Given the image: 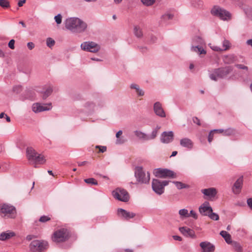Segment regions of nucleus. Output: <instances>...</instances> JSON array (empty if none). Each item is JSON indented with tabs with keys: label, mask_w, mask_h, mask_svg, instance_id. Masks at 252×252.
I'll return each instance as SVG.
<instances>
[{
	"label": "nucleus",
	"mask_w": 252,
	"mask_h": 252,
	"mask_svg": "<svg viewBox=\"0 0 252 252\" xmlns=\"http://www.w3.org/2000/svg\"><path fill=\"white\" fill-rule=\"evenodd\" d=\"M0 214L2 217L14 218L16 216L15 208L7 204H3L0 206Z\"/></svg>",
	"instance_id": "4"
},
{
	"label": "nucleus",
	"mask_w": 252,
	"mask_h": 252,
	"mask_svg": "<svg viewBox=\"0 0 252 252\" xmlns=\"http://www.w3.org/2000/svg\"><path fill=\"white\" fill-rule=\"evenodd\" d=\"M236 57L233 54L226 55L223 57V61L225 63L230 64L236 61Z\"/></svg>",
	"instance_id": "25"
},
{
	"label": "nucleus",
	"mask_w": 252,
	"mask_h": 252,
	"mask_svg": "<svg viewBox=\"0 0 252 252\" xmlns=\"http://www.w3.org/2000/svg\"><path fill=\"white\" fill-rule=\"evenodd\" d=\"M86 162H87L85 161H82V162H78V166H83V165H85Z\"/></svg>",
	"instance_id": "63"
},
{
	"label": "nucleus",
	"mask_w": 252,
	"mask_h": 252,
	"mask_svg": "<svg viewBox=\"0 0 252 252\" xmlns=\"http://www.w3.org/2000/svg\"><path fill=\"white\" fill-rule=\"evenodd\" d=\"M201 191L204 195L209 198L215 197L217 193L216 189L214 188L203 189H201Z\"/></svg>",
	"instance_id": "20"
},
{
	"label": "nucleus",
	"mask_w": 252,
	"mask_h": 252,
	"mask_svg": "<svg viewBox=\"0 0 252 252\" xmlns=\"http://www.w3.org/2000/svg\"><path fill=\"white\" fill-rule=\"evenodd\" d=\"M191 50L193 52L198 53L199 54H205L206 52L201 47L198 45L192 46Z\"/></svg>",
	"instance_id": "28"
},
{
	"label": "nucleus",
	"mask_w": 252,
	"mask_h": 252,
	"mask_svg": "<svg viewBox=\"0 0 252 252\" xmlns=\"http://www.w3.org/2000/svg\"><path fill=\"white\" fill-rule=\"evenodd\" d=\"M191 2L194 7H200L202 4V2L200 0H191Z\"/></svg>",
	"instance_id": "45"
},
{
	"label": "nucleus",
	"mask_w": 252,
	"mask_h": 252,
	"mask_svg": "<svg viewBox=\"0 0 252 252\" xmlns=\"http://www.w3.org/2000/svg\"><path fill=\"white\" fill-rule=\"evenodd\" d=\"M84 181L87 184H92V185H98L97 181L93 178L86 179L84 180Z\"/></svg>",
	"instance_id": "38"
},
{
	"label": "nucleus",
	"mask_w": 252,
	"mask_h": 252,
	"mask_svg": "<svg viewBox=\"0 0 252 252\" xmlns=\"http://www.w3.org/2000/svg\"><path fill=\"white\" fill-rule=\"evenodd\" d=\"M160 126H157L155 129H154L151 134L149 136V140L154 139L157 135L158 130L160 128Z\"/></svg>",
	"instance_id": "39"
},
{
	"label": "nucleus",
	"mask_w": 252,
	"mask_h": 252,
	"mask_svg": "<svg viewBox=\"0 0 252 252\" xmlns=\"http://www.w3.org/2000/svg\"><path fill=\"white\" fill-rule=\"evenodd\" d=\"M179 214L180 216V218L183 219L185 218L189 217V213L187 209H181L179 211Z\"/></svg>",
	"instance_id": "31"
},
{
	"label": "nucleus",
	"mask_w": 252,
	"mask_h": 252,
	"mask_svg": "<svg viewBox=\"0 0 252 252\" xmlns=\"http://www.w3.org/2000/svg\"><path fill=\"white\" fill-rule=\"evenodd\" d=\"M118 215L126 220L132 219L135 216V214L133 212H130L123 209H118L117 211Z\"/></svg>",
	"instance_id": "15"
},
{
	"label": "nucleus",
	"mask_w": 252,
	"mask_h": 252,
	"mask_svg": "<svg viewBox=\"0 0 252 252\" xmlns=\"http://www.w3.org/2000/svg\"><path fill=\"white\" fill-rule=\"evenodd\" d=\"M212 131H214L215 132H219V133H223L224 135H230L232 133V131L230 130H225L224 131L223 129H214L212 130Z\"/></svg>",
	"instance_id": "37"
},
{
	"label": "nucleus",
	"mask_w": 252,
	"mask_h": 252,
	"mask_svg": "<svg viewBox=\"0 0 252 252\" xmlns=\"http://www.w3.org/2000/svg\"><path fill=\"white\" fill-rule=\"evenodd\" d=\"M82 50L92 53H96L100 49L99 45L93 41H86L81 45Z\"/></svg>",
	"instance_id": "9"
},
{
	"label": "nucleus",
	"mask_w": 252,
	"mask_h": 252,
	"mask_svg": "<svg viewBox=\"0 0 252 252\" xmlns=\"http://www.w3.org/2000/svg\"><path fill=\"white\" fill-rule=\"evenodd\" d=\"M242 184L243 178L242 177H240L235 182L232 188V190L234 193L237 194L240 193L242 186Z\"/></svg>",
	"instance_id": "22"
},
{
	"label": "nucleus",
	"mask_w": 252,
	"mask_h": 252,
	"mask_svg": "<svg viewBox=\"0 0 252 252\" xmlns=\"http://www.w3.org/2000/svg\"><path fill=\"white\" fill-rule=\"evenodd\" d=\"M180 145L188 149H191L193 147V143L191 140L189 138H185L180 140Z\"/></svg>",
	"instance_id": "24"
},
{
	"label": "nucleus",
	"mask_w": 252,
	"mask_h": 252,
	"mask_svg": "<svg viewBox=\"0 0 252 252\" xmlns=\"http://www.w3.org/2000/svg\"><path fill=\"white\" fill-rule=\"evenodd\" d=\"M135 135L140 139H142L143 140H149V136H148L146 134L142 132L141 131L135 130L134 131Z\"/></svg>",
	"instance_id": "26"
},
{
	"label": "nucleus",
	"mask_w": 252,
	"mask_h": 252,
	"mask_svg": "<svg viewBox=\"0 0 252 252\" xmlns=\"http://www.w3.org/2000/svg\"><path fill=\"white\" fill-rule=\"evenodd\" d=\"M236 66L240 69L248 70V68L247 66L241 64H238L236 65Z\"/></svg>",
	"instance_id": "54"
},
{
	"label": "nucleus",
	"mask_w": 252,
	"mask_h": 252,
	"mask_svg": "<svg viewBox=\"0 0 252 252\" xmlns=\"http://www.w3.org/2000/svg\"><path fill=\"white\" fill-rule=\"evenodd\" d=\"M173 238L175 240L177 241H181L182 240V238L180 236L177 235L173 236Z\"/></svg>",
	"instance_id": "60"
},
{
	"label": "nucleus",
	"mask_w": 252,
	"mask_h": 252,
	"mask_svg": "<svg viewBox=\"0 0 252 252\" xmlns=\"http://www.w3.org/2000/svg\"><path fill=\"white\" fill-rule=\"evenodd\" d=\"M48 247V243L46 241L34 240L30 245V249L32 252H41Z\"/></svg>",
	"instance_id": "7"
},
{
	"label": "nucleus",
	"mask_w": 252,
	"mask_h": 252,
	"mask_svg": "<svg viewBox=\"0 0 252 252\" xmlns=\"http://www.w3.org/2000/svg\"><path fill=\"white\" fill-rule=\"evenodd\" d=\"M134 175L137 182L140 184H148L150 179V175L149 172H145L142 167H137L135 168Z\"/></svg>",
	"instance_id": "3"
},
{
	"label": "nucleus",
	"mask_w": 252,
	"mask_h": 252,
	"mask_svg": "<svg viewBox=\"0 0 252 252\" xmlns=\"http://www.w3.org/2000/svg\"><path fill=\"white\" fill-rule=\"evenodd\" d=\"M156 0H141V2L143 3V4L146 5V6H151L153 5Z\"/></svg>",
	"instance_id": "43"
},
{
	"label": "nucleus",
	"mask_w": 252,
	"mask_h": 252,
	"mask_svg": "<svg viewBox=\"0 0 252 252\" xmlns=\"http://www.w3.org/2000/svg\"><path fill=\"white\" fill-rule=\"evenodd\" d=\"M52 89L51 87H48L46 90L44 92L43 95V98L44 99H46L48 96H49L52 92Z\"/></svg>",
	"instance_id": "41"
},
{
	"label": "nucleus",
	"mask_w": 252,
	"mask_h": 252,
	"mask_svg": "<svg viewBox=\"0 0 252 252\" xmlns=\"http://www.w3.org/2000/svg\"><path fill=\"white\" fill-rule=\"evenodd\" d=\"M130 88L131 89H135L138 95H139V96L144 95V91L139 88V87L138 85L135 84H132L130 85Z\"/></svg>",
	"instance_id": "30"
},
{
	"label": "nucleus",
	"mask_w": 252,
	"mask_h": 252,
	"mask_svg": "<svg viewBox=\"0 0 252 252\" xmlns=\"http://www.w3.org/2000/svg\"><path fill=\"white\" fill-rule=\"evenodd\" d=\"M210 78L213 80L216 81L219 77L217 76V75L215 74L214 70L213 73L210 74Z\"/></svg>",
	"instance_id": "51"
},
{
	"label": "nucleus",
	"mask_w": 252,
	"mask_h": 252,
	"mask_svg": "<svg viewBox=\"0 0 252 252\" xmlns=\"http://www.w3.org/2000/svg\"><path fill=\"white\" fill-rule=\"evenodd\" d=\"M233 70V67L230 66L220 68L215 70V73L219 78H223L229 74Z\"/></svg>",
	"instance_id": "13"
},
{
	"label": "nucleus",
	"mask_w": 252,
	"mask_h": 252,
	"mask_svg": "<svg viewBox=\"0 0 252 252\" xmlns=\"http://www.w3.org/2000/svg\"><path fill=\"white\" fill-rule=\"evenodd\" d=\"M5 119H6L7 122H10V118L9 116H8L7 115H5Z\"/></svg>",
	"instance_id": "64"
},
{
	"label": "nucleus",
	"mask_w": 252,
	"mask_h": 252,
	"mask_svg": "<svg viewBox=\"0 0 252 252\" xmlns=\"http://www.w3.org/2000/svg\"><path fill=\"white\" fill-rule=\"evenodd\" d=\"M70 236V232L67 229L61 228L54 232L52 239L56 243H61L67 240Z\"/></svg>",
	"instance_id": "2"
},
{
	"label": "nucleus",
	"mask_w": 252,
	"mask_h": 252,
	"mask_svg": "<svg viewBox=\"0 0 252 252\" xmlns=\"http://www.w3.org/2000/svg\"><path fill=\"white\" fill-rule=\"evenodd\" d=\"M179 230L181 233L186 236H189L193 238L195 236L194 231L187 227H181L179 228Z\"/></svg>",
	"instance_id": "21"
},
{
	"label": "nucleus",
	"mask_w": 252,
	"mask_h": 252,
	"mask_svg": "<svg viewBox=\"0 0 252 252\" xmlns=\"http://www.w3.org/2000/svg\"><path fill=\"white\" fill-rule=\"evenodd\" d=\"M220 235L224 239L227 244H230L232 242L231 235L226 231L223 230L220 231Z\"/></svg>",
	"instance_id": "27"
},
{
	"label": "nucleus",
	"mask_w": 252,
	"mask_h": 252,
	"mask_svg": "<svg viewBox=\"0 0 252 252\" xmlns=\"http://www.w3.org/2000/svg\"><path fill=\"white\" fill-rule=\"evenodd\" d=\"M15 235V233L10 231H7L5 232H2L0 234V240L5 241L9 239L10 238H12Z\"/></svg>",
	"instance_id": "23"
},
{
	"label": "nucleus",
	"mask_w": 252,
	"mask_h": 252,
	"mask_svg": "<svg viewBox=\"0 0 252 252\" xmlns=\"http://www.w3.org/2000/svg\"><path fill=\"white\" fill-rule=\"evenodd\" d=\"M52 108L51 103L41 105L39 103L33 104L32 106V111L35 113H39L44 111L49 110Z\"/></svg>",
	"instance_id": "11"
},
{
	"label": "nucleus",
	"mask_w": 252,
	"mask_h": 252,
	"mask_svg": "<svg viewBox=\"0 0 252 252\" xmlns=\"http://www.w3.org/2000/svg\"><path fill=\"white\" fill-rule=\"evenodd\" d=\"M215 133L214 131H212V130H211L209 134V136H208V142L209 143H211L213 139V135H214V133Z\"/></svg>",
	"instance_id": "52"
},
{
	"label": "nucleus",
	"mask_w": 252,
	"mask_h": 252,
	"mask_svg": "<svg viewBox=\"0 0 252 252\" xmlns=\"http://www.w3.org/2000/svg\"><path fill=\"white\" fill-rule=\"evenodd\" d=\"M169 181H161L158 179H154L152 181V187L153 190L158 194L161 195L164 191V187L168 185Z\"/></svg>",
	"instance_id": "5"
},
{
	"label": "nucleus",
	"mask_w": 252,
	"mask_h": 252,
	"mask_svg": "<svg viewBox=\"0 0 252 252\" xmlns=\"http://www.w3.org/2000/svg\"><path fill=\"white\" fill-rule=\"evenodd\" d=\"M27 46L30 50H32L34 47V44L32 42H28L27 44Z\"/></svg>",
	"instance_id": "58"
},
{
	"label": "nucleus",
	"mask_w": 252,
	"mask_h": 252,
	"mask_svg": "<svg viewBox=\"0 0 252 252\" xmlns=\"http://www.w3.org/2000/svg\"><path fill=\"white\" fill-rule=\"evenodd\" d=\"M211 13L222 20H228L231 18V14L229 12L217 6L213 8Z\"/></svg>",
	"instance_id": "6"
},
{
	"label": "nucleus",
	"mask_w": 252,
	"mask_h": 252,
	"mask_svg": "<svg viewBox=\"0 0 252 252\" xmlns=\"http://www.w3.org/2000/svg\"><path fill=\"white\" fill-rule=\"evenodd\" d=\"M192 43L194 44H204V41L201 37L196 36L194 37L192 39Z\"/></svg>",
	"instance_id": "33"
},
{
	"label": "nucleus",
	"mask_w": 252,
	"mask_h": 252,
	"mask_svg": "<svg viewBox=\"0 0 252 252\" xmlns=\"http://www.w3.org/2000/svg\"><path fill=\"white\" fill-rule=\"evenodd\" d=\"M26 153L28 159L31 164H34L35 167H37L36 164H44L46 161L43 155L37 153L32 147L27 148Z\"/></svg>",
	"instance_id": "1"
},
{
	"label": "nucleus",
	"mask_w": 252,
	"mask_h": 252,
	"mask_svg": "<svg viewBox=\"0 0 252 252\" xmlns=\"http://www.w3.org/2000/svg\"><path fill=\"white\" fill-rule=\"evenodd\" d=\"M247 202L248 206L252 210V198L248 199Z\"/></svg>",
	"instance_id": "57"
},
{
	"label": "nucleus",
	"mask_w": 252,
	"mask_h": 252,
	"mask_svg": "<svg viewBox=\"0 0 252 252\" xmlns=\"http://www.w3.org/2000/svg\"><path fill=\"white\" fill-rule=\"evenodd\" d=\"M192 121L194 124H197V125H200V122L199 119L197 117H193L192 118Z\"/></svg>",
	"instance_id": "55"
},
{
	"label": "nucleus",
	"mask_w": 252,
	"mask_h": 252,
	"mask_svg": "<svg viewBox=\"0 0 252 252\" xmlns=\"http://www.w3.org/2000/svg\"><path fill=\"white\" fill-rule=\"evenodd\" d=\"M14 44L15 40L14 39H11L8 43V47L11 49H14L15 48Z\"/></svg>",
	"instance_id": "50"
},
{
	"label": "nucleus",
	"mask_w": 252,
	"mask_h": 252,
	"mask_svg": "<svg viewBox=\"0 0 252 252\" xmlns=\"http://www.w3.org/2000/svg\"><path fill=\"white\" fill-rule=\"evenodd\" d=\"M134 33L135 35L138 38H140L143 36V32L142 30L140 28V27L138 26H135L134 27Z\"/></svg>",
	"instance_id": "32"
},
{
	"label": "nucleus",
	"mask_w": 252,
	"mask_h": 252,
	"mask_svg": "<svg viewBox=\"0 0 252 252\" xmlns=\"http://www.w3.org/2000/svg\"><path fill=\"white\" fill-rule=\"evenodd\" d=\"M77 21L78 24H76L73 32L81 33L85 32L87 28V23L78 18H77Z\"/></svg>",
	"instance_id": "16"
},
{
	"label": "nucleus",
	"mask_w": 252,
	"mask_h": 252,
	"mask_svg": "<svg viewBox=\"0 0 252 252\" xmlns=\"http://www.w3.org/2000/svg\"><path fill=\"white\" fill-rule=\"evenodd\" d=\"M173 183L175 184L177 188L179 189H188L189 188V185L184 184L181 182L173 181Z\"/></svg>",
	"instance_id": "29"
},
{
	"label": "nucleus",
	"mask_w": 252,
	"mask_h": 252,
	"mask_svg": "<svg viewBox=\"0 0 252 252\" xmlns=\"http://www.w3.org/2000/svg\"><path fill=\"white\" fill-rule=\"evenodd\" d=\"M55 21L57 24H60L62 21V16L60 14H58L54 18Z\"/></svg>",
	"instance_id": "47"
},
{
	"label": "nucleus",
	"mask_w": 252,
	"mask_h": 252,
	"mask_svg": "<svg viewBox=\"0 0 252 252\" xmlns=\"http://www.w3.org/2000/svg\"><path fill=\"white\" fill-rule=\"evenodd\" d=\"M246 43L247 45L252 47V39L248 40L246 42Z\"/></svg>",
	"instance_id": "62"
},
{
	"label": "nucleus",
	"mask_w": 252,
	"mask_h": 252,
	"mask_svg": "<svg viewBox=\"0 0 252 252\" xmlns=\"http://www.w3.org/2000/svg\"><path fill=\"white\" fill-rule=\"evenodd\" d=\"M189 217H191L195 220L197 219L198 218V215L196 214V213L193 210H191L190 211V213H189Z\"/></svg>",
	"instance_id": "49"
},
{
	"label": "nucleus",
	"mask_w": 252,
	"mask_h": 252,
	"mask_svg": "<svg viewBox=\"0 0 252 252\" xmlns=\"http://www.w3.org/2000/svg\"><path fill=\"white\" fill-rule=\"evenodd\" d=\"M199 212L202 216H207L213 211L212 208L207 201L204 202L198 208Z\"/></svg>",
	"instance_id": "12"
},
{
	"label": "nucleus",
	"mask_w": 252,
	"mask_h": 252,
	"mask_svg": "<svg viewBox=\"0 0 252 252\" xmlns=\"http://www.w3.org/2000/svg\"><path fill=\"white\" fill-rule=\"evenodd\" d=\"M200 246L202 250V252H214L215 251V247L208 242L200 243Z\"/></svg>",
	"instance_id": "19"
},
{
	"label": "nucleus",
	"mask_w": 252,
	"mask_h": 252,
	"mask_svg": "<svg viewBox=\"0 0 252 252\" xmlns=\"http://www.w3.org/2000/svg\"><path fill=\"white\" fill-rule=\"evenodd\" d=\"M50 219H51L48 216H43L40 218L39 220V221H40L41 222H45L50 220Z\"/></svg>",
	"instance_id": "48"
},
{
	"label": "nucleus",
	"mask_w": 252,
	"mask_h": 252,
	"mask_svg": "<svg viewBox=\"0 0 252 252\" xmlns=\"http://www.w3.org/2000/svg\"><path fill=\"white\" fill-rule=\"evenodd\" d=\"M154 173L156 177L159 178L174 177L173 172L167 169L158 168L154 171Z\"/></svg>",
	"instance_id": "10"
},
{
	"label": "nucleus",
	"mask_w": 252,
	"mask_h": 252,
	"mask_svg": "<svg viewBox=\"0 0 252 252\" xmlns=\"http://www.w3.org/2000/svg\"><path fill=\"white\" fill-rule=\"evenodd\" d=\"M154 110L155 113L160 117H165V113L162 107L161 104L159 102H157L154 104Z\"/></svg>",
	"instance_id": "18"
},
{
	"label": "nucleus",
	"mask_w": 252,
	"mask_h": 252,
	"mask_svg": "<svg viewBox=\"0 0 252 252\" xmlns=\"http://www.w3.org/2000/svg\"><path fill=\"white\" fill-rule=\"evenodd\" d=\"M55 41L51 38H48L47 39L46 43H47V45L48 47H51L55 44Z\"/></svg>",
	"instance_id": "46"
},
{
	"label": "nucleus",
	"mask_w": 252,
	"mask_h": 252,
	"mask_svg": "<svg viewBox=\"0 0 252 252\" xmlns=\"http://www.w3.org/2000/svg\"><path fill=\"white\" fill-rule=\"evenodd\" d=\"M123 131L122 130H119L118 131L116 134V136L117 138V139L116 140V144H122L125 142V140L121 139V138H119L120 136L122 134Z\"/></svg>",
	"instance_id": "34"
},
{
	"label": "nucleus",
	"mask_w": 252,
	"mask_h": 252,
	"mask_svg": "<svg viewBox=\"0 0 252 252\" xmlns=\"http://www.w3.org/2000/svg\"><path fill=\"white\" fill-rule=\"evenodd\" d=\"M77 18H69L67 19L65 21V28L73 32L74 29L76 26V24H78L77 23Z\"/></svg>",
	"instance_id": "14"
},
{
	"label": "nucleus",
	"mask_w": 252,
	"mask_h": 252,
	"mask_svg": "<svg viewBox=\"0 0 252 252\" xmlns=\"http://www.w3.org/2000/svg\"><path fill=\"white\" fill-rule=\"evenodd\" d=\"M209 46L213 51H217V52L222 51V48H220L219 46H217L216 45H213L211 43L209 44Z\"/></svg>",
	"instance_id": "44"
},
{
	"label": "nucleus",
	"mask_w": 252,
	"mask_h": 252,
	"mask_svg": "<svg viewBox=\"0 0 252 252\" xmlns=\"http://www.w3.org/2000/svg\"><path fill=\"white\" fill-rule=\"evenodd\" d=\"M232 246L233 249L237 252H241V246L240 244L237 242H233L232 243Z\"/></svg>",
	"instance_id": "42"
},
{
	"label": "nucleus",
	"mask_w": 252,
	"mask_h": 252,
	"mask_svg": "<svg viewBox=\"0 0 252 252\" xmlns=\"http://www.w3.org/2000/svg\"><path fill=\"white\" fill-rule=\"evenodd\" d=\"M0 6L4 8L10 7V3L8 0H0Z\"/></svg>",
	"instance_id": "36"
},
{
	"label": "nucleus",
	"mask_w": 252,
	"mask_h": 252,
	"mask_svg": "<svg viewBox=\"0 0 252 252\" xmlns=\"http://www.w3.org/2000/svg\"><path fill=\"white\" fill-rule=\"evenodd\" d=\"M230 42L228 40L224 39L222 42V51L228 50L230 47Z\"/></svg>",
	"instance_id": "35"
},
{
	"label": "nucleus",
	"mask_w": 252,
	"mask_h": 252,
	"mask_svg": "<svg viewBox=\"0 0 252 252\" xmlns=\"http://www.w3.org/2000/svg\"><path fill=\"white\" fill-rule=\"evenodd\" d=\"M173 132L172 131L163 132L160 137V140L163 143H168L173 139Z\"/></svg>",
	"instance_id": "17"
},
{
	"label": "nucleus",
	"mask_w": 252,
	"mask_h": 252,
	"mask_svg": "<svg viewBox=\"0 0 252 252\" xmlns=\"http://www.w3.org/2000/svg\"><path fill=\"white\" fill-rule=\"evenodd\" d=\"M163 17L165 19H170L172 18L173 15L170 14H167L163 15Z\"/></svg>",
	"instance_id": "59"
},
{
	"label": "nucleus",
	"mask_w": 252,
	"mask_h": 252,
	"mask_svg": "<svg viewBox=\"0 0 252 252\" xmlns=\"http://www.w3.org/2000/svg\"><path fill=\"white\" fill-rule=\"evenodd\" d=\"M86 106L88 108H92L94 106V104L93 102H88L86 103Z\"/></svg>",
	"instance_id": "56"
},
{
	"label": "nucleus",
	"mask_w": 252,
	"mask_h": 252,
	"mask_svg": "<svg viewBox=\"0 0 252 252\" xmlns=\"http://www.w3.org/2000/svg\"><path fill=\"white\" fill-rule=\"evenodd\" d=\"M112 195L115 199L123 202H127L129 200L128 192L123 189H116L112 191Z\"/></svg>",
	"instance_id": "8"
},
{
	"label": "nucleus",
	"mask_w": 252,
	"mask_h": 252,
	"mask_svg": "<svg viewBox=\"0 0 252 252\" xmlns=\"http://www.w3.org/2000/svg\"><path fill=\"white\" fill-rule=\"evenodd\" d=\"M26 2V0H20L18 1V5L19 7L22 6Z\"/></svg>",
	"instance_id": "61"
},
{
	"label": "nucleus",
	"mask_w": 252,
	"mask_h": 252,
	"mask_svg": "<svg viewBox=\"0 0 252 252\" xmlns=\"http://www.w3.org/2000/svg\"><path fill=\"white\" fill-rule=\"evenodd\" d=\"M96 148H99V151L101 153H104L106 151V147L96 146Z\"/></svg>",
	"instance_id": "53"
},
{
	"label": "nucleus",
	"mask_w": 252,
	"mask_h": 252,
	"mask_svg": "<svg viewBox=\"0 0 252 252\" xmlns=\"http://www.w3.org/2000/svg\"><path fill=\"white\" fill-rule=\"evenodd\" d=\"M207 216L212 220H219V216L217 214L213 213V211L210 213Z\"/></svg>",
	"instance_id": "40"
}]
</instances>
